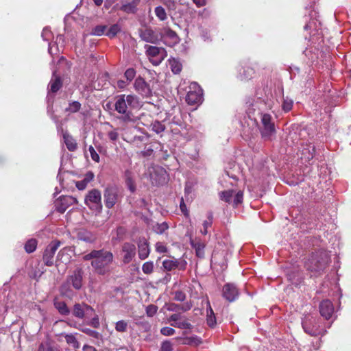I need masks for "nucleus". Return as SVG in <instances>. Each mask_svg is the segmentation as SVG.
<instances>
[{"mask_svg":"<svg viewBox=\"0 0 351 351\" xmlns=\"http://www.w3.org/2000/svg\"><path fill=\"white\" fill-rule=\"evenodd\" d=\"M84 261H91V266L95 274L98 275L109 274L111 265L114 262V255L108 250L101 249L92 250L83 256Z\"/></svg>","mask_w":351,"mask_h":351,"instance_id":"nucleus-1","label":"nucleus"},{"mask_svg":"<svg viewBox=\"0 0 351 351\" xmlns=\"http://www.w3.org/2000/svg\"><path fill=\"white\" fill-rule=\"evenodd\" d=\"M139 106L138 98L134 95H120L115 98L114 109L118 113L125 115L123 117L125 121H132L130 115V110Z\"/></svg>","mask_w":351,"mask_h":351,"instance_id":"nucleus-2","label":"nucleus"},{"mask_svg":"<svg viewBox=\"0 0 351 351\" xmlns=\"http://www.w3.org/2000/svg\"><path fill=\"white\" fill-rule=\"evenodd\" d=\"M330 262V257L326 251H319L313 254L306 263L307 269L319 273L325 269Z\"/></svg>","mask_w":351,"mask_h":351,"instance_id":"nucleus-3","label":"nucleus"},{"mask_svg":"<svg viewBox=\"0 0 351 351\" xmlns=\"http://www.w3.org/2000/svg\"><path fill=\"white\" fill-rule=\"evenodd\" d=\"M145 48L146 49V55L154 66L159 65L167 57V51L162 47L146 45Z\"/></svg>","mask_w":351,"mask_h":351,"instance_id":"nucleus-4","label":"nucleus"},{"mask_svg":"<svg viewBox=\"0 0 351 351\" xmlns=\"http://www.w3.org/2000/svg\"><path fill=\"white\" fill-rule=\"evenodd\" d=\"M302 326L304 332L311 336H317L321 334L319 319L310 315L303 318Z\"/></svg>","mask_w":351,"mask_h":351,"instance_id":"nucleus-5","label":"nucleus"},{"mask_svg":"<svg viewBox=\"0 0 351 351\" xmlns=\"http://www.w3.org/2000/svg\"><path fill=\"white\" fill-rule=\"evenodd\" d=\"M85 204L90 209L94 210H100L102 208L101 195L98 189H92L85 197Z\"/></svg>","mask_w":351,"mask_h":351,"instance_id":"nucleus-6","label":"nucleus"},{"mask_svg":"<svg viewBox=\"0 0 351 351\" xmlns=\"http://www.w3.org/2000/svg\"><path fill=\"white\" fill-rule=\"evenodd\" d=\"M203 99L202 89L196 83H193L189 86V90L186 97V101L189 105L199 104Z\"/></svg>","mask_w":351,"mask_h":351,"instance_id":"nucleus-7","label":"nucleus"},{"mask_svg":"<svg viewBox=\"0 0 351 351\" xmlns=\"http://www.w3.org/2000/svg\"><path fill=\"white\" fill-rule=\"evenodd\" d=\"M261 134L263 138L269 139L276 132L274 123L269 114H261Z\"/></svg>","mask_w":351,"mask_h":351,"instance_id":"nucleus-8","label":"nucleus"},{"mask_svg":"<svg viewBox=\"0 0 351 351\" xmlns=\"http://www.w3.org/2000/svg\"><path fill=\"white\" fill-rule=\"evenodd\" d=\"M150 179L152 184L156 185H162L165 184L167 180V173L166 170L161 167H154L149 169Z\"/></svg>","mask_w":351,"mask_h":351,"instance_id":"nucleus-9","label":"nucleus"},{"mask_svg":"<svg viewBox=\"0 0 351 351\" xmlns=\"http://www.w3.org/2000/svg\"><path fill=\"white\" fill-rule=\"evenodd\" d=\"M220 197L226 202L232 204L234 206H237L243 202V193L242 191H225L221 193Z\"/></svg>","mask_w":351,"mask_h":351,"instance_id":"nucleus-10","label":"nucleus"},{"mask_svg":"<svg viewBox=\"0 0 351 351\" xmlns=\"http://www.w3.org/2000/svg\"><path fill=\"white\" fill-rule=\"evenodd\" d=\"M105 205L107 208H112L119 199V189L114 186H108L104 194Z\"/></svg>","mask_w":351,"mask_h":351,"instance_id":"nucleus-11","label":"nucleus"},{"mask_svg":"<svg viewBox=\"0 0 351 351\" xmlns=\"http://www.w3.org/2000/svg\"><path fill=\"white\" fill-rule=\"evenodd\" d=\"M94 312V309L85 303H77L73 306V315L79 319L90 318Z\"/></svg>","mask_w":351,"mask_h":351,"instance_id":"nucleus-12","label":"nucleus"},{"mask_svg":"<svg viewBox=\"0 0 351 351\" xmlns=\"http://www.w3.org/2000/svg\"><path fill=\"white\" fill-rule=\"evenodd\" d=\"M60 245L59 241H52L47 245L43 254V261L46 265L52 266L53 265L54 254Z\"/></svg>","mask_w":351,"mask_h":351,"instance_id":"nucleus-13","label":"nucleus"},{"mask_svg":"<svg viewBox=\"0 0 351 351\" xmlns=\"http://www.w3.org/2000/svg\"><path fill=\"white\" fill-rule=\"evenodd\" d=\"M239 295V291L237 285L234 283H226L223 285L222 289V296L228 302L235 301Z\"/></svg>","mask_w":351,"mask_h":351,"instance_id":"nucleus-14","label":"nucleus"},{"mask_svg":"<svg viewBox=\"0 0 351 351\" xmlns=\"http://www.w3.org/2000/svg\"><path fill=\"white\" fill-rule=\"evenodd\" d=\"M77 203V199L69 195L62 196L56 202V210L63 213L71 205Z\"/></svg>","mask_w":351,"mask_h":351,"instance_id":"nucleus-15","label":"nucleus"},{"mask_svg":"<svg viewBox=\"0 0 351 351\" xmlns=\"http://www.w3.org/2000/svg\"><path fill=\"white\" fill-rule=\"evenodd\" d=\"M186 262L183 260H178L176 258H170L164 260L162 262V267L168 271L179 269L184 270L186 269Z\"/></svg>","mask_w":351,"mask_h":351,"instance_id":"nucleus-16","label":"nucleus"},{"mask_svg":"<svg viewBox=\"0 0 351 351\" xmlns=\"http://www.w3.org/2000/svg\"><path fill=\"white\" fill-rule=\"evenodd\" d=\"M123 261L129 263L136 255V246L131 243H125L122 245Z\"/></svg>","mask_w":351,"mask_h":351,"instance_id":"nucleus-17","label":"nucleus"},{"mask_svg":"<svg viewBox=\"0 0 351 351\" xmlns=\"http://www.w3.org/2000/svg\"><path fill=\"white\" fill-rule=\"evenodd\" d=\"M134 88L143 96L149 97L152 95L149 85L141 77H138L135 80Z\"/></svg>","mask_w":351,"mask_h":351,"instance_id":"nucleus-18","label":"nucleus"},{"mask_svg":"<svg viewBox=\"0 0 351 351\" xmlns=\"http://www.w3.org/2000/svg\"><path fill=\"white\" fill-rule=\"evenodd\" d=\"M139 36L143 41L147 43L156 44L159 41L157 34L152 29L149 27L140 29Z\"/></svg>","mask_w":351,"mask_h":351,"instance_id":"nucleus-19","label":"nucleus"},{"mask_svg":"<svg viewBox=\"0 0 351 351\" xmlns=\"http://www.w3.org/2000/svg\"><path fill=\"white\" fill-rule=\"evenodd\" d=\"M82 278L83 271L81 269H77L68 278L67 282L71 284L75 289L79 290L82 287Z\"/></svg>","mask_w":351,"mask_h":351,"instance_id":"nucleus-20","label":"nucleus"},{"mask_svg":"<svg viewBox=\"0 0 351 351\" xmlns=\"http://www.w3.org/2000/svg\"><path fill=\"white\" fill-rule=\"evenodd\" d=\"M319 312L326 319H329L334 313L333 304L329 300L322 301L319 304Z\"/></svg>","mask_w":351,"mask_h":351,"instance_id":"nucleus-21","label":"nucleus"},{"mask_svg":"<svg viewBox=\"0 0 351 351\" xmlns=\"http://www.w3.org/2000/svg\"><path fill=\"white\" fill-rule=\"evenodd\" d=\"M162 36L165 42L169 46H173L179 43L180 38L176 32L169 27L163 29Z\"/></svg>","mask_w":351,"mask_h":351,"instance_id":"nucleus-22","label":"nucleus"},{"mask_svg":"<svg viewBox=\"0 0 351 351\" xmlns=\"http://www.w3.org/2000/svg\"><path fill=\"white\" fill-rule=\"evenodd\" d=\"M138 255L141 260H145L149 256L150 249L147 241L145 239H140L138 243Z\"/></svg>","mask_w":351,"mask_h":351,"instance_id":"nucleus-23","label":"nucleus"},{"mask_svg":"<svg viewBox=\"0 0 351 351\" xmlns=\"http://www.w3.org/2000/svg\"><path fill=\"white\" fill-rule=\"evenodd\" d=\"M191 245L195 250V254L199 258L204 257V248L206 247V244L203 242L200 239H191L190 241Z\"/></svg>","mask_w":351,"mask_h":351,"instance_id":"nucleus-24","label":"nucleus"},{"mask_svg":"<svg viewBox=\"0 0 351 351\" xmlns=\"http://www.w3.org/2000/svg\"><path fill=\"white\" fill-rule=\"evenodd\" d=\"M254 70L248 66H243L239 69V77L241 80H249L254 77Z\"/></svg>","mask_w":351,"mask_h":351,"instance_id":"nucleus-25","label":"nucleus"},{"mask_svg":"<svg viewBox=\"0 0 351 351\" xmlns=\"http://www.w3.org/2000/svg\"><path fill=\"white\" fill-rule=\"evenodd\" d=\"M94 173L92 171H88L83 180L75 182V186L79 190H84L86 188L88 184L94 178Z\"/></svg>","mask_w":351,"mask_h":351,"instance_id":"nucleus-26","label":"nucleus"},{"mask_svg":"<svg viewBox=\"0 0 351 351\" xmlns=\"http://www.w3.org/2000/svg\"><path fill=\"white\" fill-rule=\"evenodd\" d=\"M206 305H207V308H206L207 324L210 327H214L216 325V318H215L214 312L211 308L210 302L208 299L206 300Z\"/></svg>","mask_w":351,"mask_h":351,"instance_id":"nucleus-27","label":"nucleus"},{"mask_svg":"<svg viewBox=\"0 0 351 351\" xmlns=\"http://www.w3.org/2000/svg\"><path fill=\"white\" fill-rule=\"evenodd\" d=\"M192 307V304L191 303L186 302L183 304H177L174 303H171L169 304L168 307V310L171 311H187L190 310Z\"/></svg>","mask_w":351,"mask_h":351,"instance_id":"nucleus-28","label":"nucleus"},{"mask_svg":"<svg viewBox=\"0 0 351 351\" xmlns=\"http://www.w3.org/2000/svg\"><path fill=\"white\" fill-rule=\"evenodd\" d=\"M79 239L87 242L93 243L96 240L95 236L87 230H81L78 232Z\"/></svg>","mask_w":351,"mask_h":351,"instance_id":"nucleus-29","label":"nucleus"},{"mask_svg":"<svg viewBox=\"0 0 351 351\" xmlns=\"http://www.w3.org/2000/svg\"><path fill=\"white\" fill-rule=\"evenodd\" d=\"M63 138L66 146L69 151L73 152L77 149V143L71 135H69L67 133H64L63 135Z\"/></svg>","mask_w":351,"mask_h":351,"instance_id":"nucleus-30","label":"nucleus"},{"mask_svg":"<svg viewBox=\"0 0 351 351\" xmlns=\"http://www.w3.org/2000/svg\"><path fill=\"white\" fill-rule=\"evenodd\" d=\"M50 90L56 93L62 86V82L59 77L56 76L55 72L53 73V77L49 82Z\"/></svg>","mask_w":351,"mask_h":351,"instance_id":"nucleus-31","label":"nucleus"},{"mask_svg":"<svg viewBox=\"0 0 351 351\" xmlns=\"http://www.w3.org/2000/svg\"><path fill=\"white\" fill-rule=\"evenodd\" d=\"M169 65L171 71L175 74H178L182 71V65L180 62L176 58L169 59Z\"/></svg>","mask_w":351,"mask_h":351,"instance_id":"nucleus-32","label":"nucleus"},{"mask_svg":"<svg viewBox=\"0 0 351 351\" xmlns=\"http://www.w3.org/2000/svg\"><path fill=\"white\" fill-rule=\"evenodd\" d=\"M54 306L61 315H68L70 313V311L64 302L55 300Z\"/></svg>","mask_w":351,"mask_h":351,"instance_id":"nucleus-33","label":"nucleus"},{"mask_svg":"<svg viewBox=\"0 0 351 351\" xmlns=\"http://www.w3.org/2000/svg\"><path fill=\"white\" fill-rule=\"evenodd\" d=\"M62 335L64 337L65 340L69 345H71L75 349L80 348V343L74 335L62 333Z\"/></svg>","mask_w":351,"mask_h":351,"instance_id":"nucleus-34","label":"nucleus"},{"mask_svg":"<svg viewBox=\"0 0 351 351\" xmlns=\"http://www.w3.org/2000/svg\"><path fill=\"white\" fill-rule=\"evenodd\" d=\"M171 325L173 327H176L180 329H191L192 328V325L187 321L186 318H182L178 322L171 323Z\"/></svg>","mask_w":351,"mask_h":351,"instance_id":"nucleus-35","label":"nucleus"},{"mask_svg":"<svg viewBox=\"0 0 351 351\" xmlns=\"http://www.w3.org/2000/svg\"><path fill=\"white\" fill-rule=\"evenodd\" d=\"M137 5H138V2L136 1H134L131 3H128L127 4L123 5L121 8V10L127 13H134L136 10Z\"/></svg>","mask_w":351,"mask_h":351,"instance_id":"nucleus-36","label":"nucleus"},{"mask_svg":"<svg viewBox=\"0 0 351 351\" xmlns=\"http://www.w3.org/2000/svg\"><path fill=\"white\" fill-rule=\"evenodd\" d=\"M212 223H213V215H212V213H208V219L206 220H205L202 224L203 229L201 230V233L203 235H206L208 234V228L211 227Z\"/></svg>","mask_w":351,"mask_h":351,"instance_id":"nucleus-37","label":"nucleus"},{"mask_svg":"<svg viewBox=\"0 0 351 351\" xmlns=\"http://www.w3.org/2000/svg\"><path fill=\"white\" fill-rule=\"evenodd\" d=\"M106 25H97L92 29L90 34L94 36H100L104 34L106 35Z\"/></svg>","mask_w":351,"mask_h":351,"instance_id":"nucleus-38","label":"nucleus"},{"mask_svg":"<svg viewBox=\"0 0 351 351\" xmlns=\"http://www.w3.org/2000/svg\"><path fill=\"white\" fill-rule=\"evenodd\" d=\"M151 128L152 130L157 134H159L165 130V125L159 121H153L151 124Z\"/></svg>","mask_w":351,"mask_h":351,"instance_id":"nucleus-39","label":"nucleus"},{"mask_svg":"<svg viewBox=\"0 0 351 351\" xmlns=\"http://www.w3.org/2000/svg\"><path fill=\"white\" fill-rule=\"evenodd\" d=\"M156 16L160 21H165L167 18V15L165 8L162 6H157L154 10Z\"/></svg>","mask_w":351,"mask_h":351,"instance_id":"nucleus-40","label":"nucleus"},{"mask_svg":"<svg viewBox=\"0 0 351 351\" xmlns=\"http://www.w3.org/2000/svg\"><path fill=\"white\" fill-rule=\"evenodd\" d=\"M81 104L80 102L75 101L69 103V105L66 108L65 111L71 113H75L80 110Z\"/></svg>","mask_w":351,"mask_h":351,"instance_id":"nucleus-41","label":"nucleus"},{"mask_svg":"<svg viewBox=\"0 0 351 351\" xmlns=\"http://www.w3.org/2000/svg\"><path fill=\"white\" fill-rule=\"evenodd\" d=\"M121 30V27L118 24H114L110 27V28L106 31V35L110 38L114 37L118 32Z\"/></svg>","mask_w":351,"mask_h":351,"instance_id":"nucleus-42","label":"nucleus"},{"mask_svg":"<svg viewBox=\"0 0 351 351\" xmlns=\"http://www.w3.org/2000/svg\"><path fill=\"white\" fill-rule=\"evenodd\" d=\"M37 245V241L36 239H30L27 241L25 245V250L27 253H32L33 252Z\"/></svg>","mask_w":351,"mask_h":351,"instance_id":"nucleus-43","label":"nucleus"},{"mask_svg":"<svg viewBox=\"0 0 351 351\" xmlns=\"http://www.w3.org/2000/svg\"><path fill=\"white\" fill-rule=\"evenodd\" d=\"M293 101L289 97L283 98L282 108L285 112H289L292 109Z\"/></svg>","mask_w":351,"mask_h":351,"instance_id":"nucleus-44","label":"nucleus"},{"mask_svg":"<svg viewBox=\"0 0 351 351\" xmlns=\"http://www.w3.org/2000/svg\"><path fill=\"white\" fill-rule=\"evenodd\" d=\"M128 329V323L124 320L118 321L115 324V330L117 332H124Z\"/></svg>","mask_w":351,"mask_h":351,"instance_id":"nucleus-45","label":"nucleus"},{"mask_svg":"<svg viewBox=\"0 0 351 351\" xmlns=\"http://www.w3.org/2000/svg\"><path fill=\"white\" fill-rule=\"evenodd\" d=\"M142 270L145 274H150L154 270V263L152 261L145 263L142 266Z\"/></svg>","mask_w":351,"mask_h":351,"instance_id":"nucleus-46","label":"nucleus"},{"mask_svg":"<svg viewBox=\"0 0 351 351\" xmlns=\"http://www.w3.org/2000/svg\"><path fill=\"white\" fill-rule=\"evenodd\" d=\"M169 228L167 223L163 222L161 223H157L156 226H154V230L157 234H162L166 230H167Z\"/></svg>","mask_w":351,"mask_h":351,"instance_id":"nucleus-47","label":"nucleus"},{"mask_svg":"<svg viewBox=\"0 0 351 351\" xmlns=\"http://www.w3.org/2000/svg\"><path fill=\"white\" fill-rule=\"evenodd\" d=\"M306 151H308V154L306 156V160H309L312 159L314 156L315 154V148L313 146L308 145V147L306 149H304L302 151V155L305 156Z\"/></svg>","mask_w":351,"mask_h":351,"instance_id":"nucleus-48","label":"nucleus"},{"mask_svg":"<svg viewBox=\"0 0 351 351\" xmlns=\"http://www.w3.org/2000/svg\"><path fill=\"white\" fill-rule=\"evenodd\" d=\"M176 332V330L171 327H163L160 329V333L165 336H171L173 335Z\"/></svg>","mask_w":351,"mask_h":351,"instance_id":"nucleus-49","label":"nucleus"},{"mask_svg":"<svg viewBox=\"0 0 351 351\" xmlns=\"http://www.w3.org/2000/svg\"><path fill=\"white\" fill-rule=\"evenodd\" d=\"M124 75L125 78L130 82L134 78L136 71L134 69L130 68L125 71Z\"/></svg>","mask_w":351,"mask_h":351,"instance_id":"nucleus-50","label":"nucleus"},{"mask_svg":"<svg viewBox=\"0 0 351 351\" xmlns=\"http://www.w3.org/2000/svg\"><path fill=\"white\" fill-rule=\"evenodd\" d=\"M107 134L109 139L112 142H115L119 138L117 129H113L109 131Z\"/></svg>","mask_w":351,"mask_h":351,"instance_id":"nucleus-51","label":"nucleus"},{"mask_svg":"<svg viewBox=\"0 0 351 351\" xmlns=\"http://www.w3.org/2000/svg\"><path fill=\"white\" fill-rule=\"evenodd\" d=\"M172 343L169 341H165L162 343L160 351H172Z\"/></svg>","mask_w":351,"mask_h":351,"instance_id":"nucleus-52","label":"nucleus"},{"mask_svg":"<svg viewBox=\"0 0 351 351\" xmlns=\"http://www.w3.org/2000/svg\"><path fill=\"white\" fill-rule=\"evenodd\" d=\"M88 151L90 154V157L93 159V160L98 162L99 161V156L95 150L94 147L93 146H90L88 148Z\"/></svg>","mask_w":351,"mask_h":351,"instance_id":"nucleus-53","label":"nucleus"},{"mask_svg":"<svg viewBox=\"0 0 351 351\" xmlns=\"http://www.w3.org/2000/svg\"><path fill=\"white\" fill-rule=\"evenodd\" d=\"M52 36V32L48 27H45L42 32V37L45 40H49Z\"/></svg>","mask_w":351,"mask_h":351,"instance_id":"nucleus-54","label":"nucleus"},{"mask_svg":"<svg viewBox=\"0 0 351 351\" xmlns=\"http://www.w3.org/2000/svg\"><path fill=\"white\" fill-rule=\"evenodd\" d=\"M157 312V306L153 304L149 305L146 308V313L148 316L152 317Z\"/></svg>","mask_w":351,"mask_h":351,"instance_id":"nucleus-55","label":"nucleus"},{"mask_svg":"<svg viewBox=\"0 0 351 351\" xmlns=\"http://www.w3.org/2000/svg\"><path fill=\"white\" fill-rule=\"evenodd\" d=\"M174 299L182 302L186 299V294L181 291H177L175 292Z\"/></svg>","mask_w":351,"mask_h":351,"instance_id":"nucleus-56","label":"nucleus"},{"mask_svg":"<svg viewBox=\"0 0 351 351\" xmlns=\"http://www.w3.org/2000/svg\"><path fill=\"white\" fill-rule=\"evenodd\" d=\"M81 330L90 337L95 338H98L99 337V332L95 330L89 328H82Z\"/></svg>","mask_w":351,"mask_h":351,"instance_id":"nucleus-57","label":"nucleus"},{"mask_svg":"<svg viewBox=\"0 0 351 351\" xmlns=\"http://www.w3.org/2000/svg\"><path fill=\"white\" fill-rule=\"evenodd\" d=\"M156 250L159 253H164L167 252L166 246L161 242H158L156 244Z\"/></svg>","mask_w":351,"mask_h":351,"instance_id":"nucleus-58","label":"nucleus"},{"mask_svg":"<svg viewBox=\"0 0 351 351\" xmlns=\"http://www.w3.org/2000/svg\"><path fill=\"white\" fill-rule=\"evenodd\" d=\"M182 318V317L181 316V315L180 313H175V314L171 315L169 317V320L171 323H175V322H178Z\"/></svg>","mask_w":351,"mask_h":351,"instance_id":"nucleus-59","label":"nucleus"},{"mask_svg":"<svg viewBox=\"0 0 351 351\" xmlns=\"http://www.w3.org/2000/svg\"><path fill=\"white\" fill-rule=\"evenodd\" d=\"M180 208L181 211L184 213V215H186V216L189 215V212H188V210L186 208V206L184 204V200H183L182 198L181 202H180Z\"/></svg>","mask_w":351,"mask_h":351,"instance_id":"nucleus-60","label":"nucleus"},{"mask_svg":"<svg viewBox=\"0 0 351 351\" xmlns=\"http://www.w3.org/2000/svg\"><path fill=\"white\" fill-rule=\"evenodd\" d=\"M90 324L93 326L94 328H98L99 326V318L97 316L93 317L91 321H90Z\"/></svg>","mask_w":351,"mask_h":351,"instance_id":"nucleus-61","label":"nucleus"},{"mask_svg":"<svg viewBox=\"0 0 351 351\" xmlns=\"http://www.w3.org/2000/svg\"><path fill=\"white\" fill-rule=\"evenodd\" d=\"M197 7H202L206 4V0H193Z\"/></svg>","mask_w":351,"mask_h":351,"instance_id":"nucleus-62","label":"nucleus"},{"mask_svg":"<svg viewBox=\"0 0 351 351\" xmlns=\"http://www.w3.org/2000/svg\"><path fill=\"white\" fill-rule=\"evenodd\" d=\"M95 348L93 346L85 345L83 346L84 351H93Z\"/></svg>","mask_w":351,"mask_h":351,"instance_id":"nucleus-63","label":"nucleus"},{"mask_svg":"<svg viewBox=\"0 0 351 351\" xmlns=\"http://www.w3.org/2000/svg\"><path fill=\"white\" fill-rule=\"evenodd\" d=\"M152 152H153V150L152 149H148L146 151H143L141 153H142L143 156H150L152 154Z\"/></svg>","mask_w":351,"mask_h":351,"instance_id":"nucleus-64","label":"nucleus"}]
</instances>
